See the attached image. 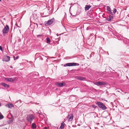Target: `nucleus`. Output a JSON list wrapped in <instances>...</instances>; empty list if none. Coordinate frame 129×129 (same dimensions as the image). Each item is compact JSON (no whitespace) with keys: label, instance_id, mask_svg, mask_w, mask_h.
<instances>
[{"label":"nucleus","instance_id":"nucleus-7","mask_svg":"<svg viewBox=\"0 0 129 129\" xmlns=\"http://www.w3.org/2000/svg\"><path fill=\"white\" fill-rule=\"evenodd\" d=\"M113 19V15H109L106 18V20L108 21H111Z\"/></svg>","mask_w":129,"mask_h":129},{"label":"nucleus","instance_id":"nucleus-20","mask_svg":"<svg viewBox=\"0 0 129 129\" xmlns=\"http://www.w3.org/2000/svg\"><path fill=\"white\" fill-rule=\"evenodd\" d=\"M108 12L109 13V14H111V15H113V14L112 12L111 11V10L110 11H109Z\"/></svg>","mask_w":129,"mask_h":129},{"label":"nucleus","instance_id":"nucleus-30","mask_svg":"<svg viewBox=\"0 0 129 129\" xmlns=\"http://www.w3.org/2000/svg\"><path fill=\"white\" fill-rule=\"evenodd\" d=\"M61 35V34H59V35H58V34H56V35H57V36H59V35Z\"/></svg>","mask_w":129,"mask_h":129},{"label":"nucleus","instance_id":"nucleus-31","mask_svg":"<svg viewBox=\"0 0 129 129\" xmlns=\"http://www.w3.org/2000/svg\"><path fill=\"white\" fill-rule=\"evenodd\" d=\"M38 73L37 72H36V73L35 74V75H38Z\"/></svg>","mask_w":129,"mask_h":129},{"label":"nucleus","instance_id":"nucleus-29","mask_svg":"<svg viewBox=\"0 0 129 129\" xmlns=\"http://www.w3.org/2000/svg\"><path fill=\"white\" fill-rule=\"evenodd\" d=\"M0 50L2 51H3V48L1 46H0Z\"/></svg>","mask_w":129,"mask_h":129},{"label":"nucleus","instance_id":"nucleus-32","mask_svg":"<svg viewBox=\"0 0 129 129\" xmlns=\"http://www.w3.org/2000/svg\"><path fill=\"white\" fill-rule=\"evenodd\" d=\"M3 126H4V125L3 124L1 125H0V126L2 127Z\"/></svg>","mask_w":129,"mask_h":129},{"label":"nucleus","instance_id":"nucleus-1","mask_svg":"<svg viewBox=\"0 0 129 129\" xmlns=\"http://www.w3.org/2000/svg\"><path fill=\"white\" fill-rule=\"evenodd\" d=\"M35 118V116L34 115L30 114L27 115L26 119L28 122L31 123Z\"/></svg>","mask_w":129,"mask_h":129},{"label":"nucleus","instance_id":"nucleus-40","mask_svg":"<svg viewBox=\"0 0 129 129\" xmlns=\"http://www.w3.org/2000/svg\"><path fill=\"white\" fill-rule=\"evenodd\" d=\"M13 122L12 120H11V122Z\"/></svg>","mask_w":129,"mask_h":129},{"label":"nucleus","instance_id":"nucleus-25","mask_svg":"<svg viewBox=\"0 0 129 129\" xmlns=\"http://www.w3.org/2000/svg\"><path fill=\"white\" fill-rule=\"evenodd\" d=\"M107 10L108 11H109L110 10H111V8H110L108 6L107 7Z\"/></svg>","mask_w":129,"mask_h":129},{"label":"nucleus","instance_id":"nucleus-38","mask_svg":"<svg viewBox=\"0 0 129 129\" xmlns=\"http://www.w3.org/2000/svg\"><path fill=\"white\" fill-rule=\"evenodd\" d=\"M1 104H0V106H1Z\"/></svg>","mask_w":129,"mask_h":129},{"label":"nucleus","instance_id":"nucleus-8","mask_svg":"<svg viewBox=\"0 0 129 129\" xmlns=\"http://www.w3.org/2000/svg\"><path fill=\"white\" fill-rule=\"evenodd\" d=\"M10 57L8 56H5L3 60L4 61L8 62L10 60Z\"/></svg>","mask_w":129,"mask_h":129},{"label":"nucleus","instance_id":"nucleus-9","mask_svg":"<svg viewBox=\"0 0 129 129\" xmlns=\"http://www.w3.org/2000/svg\"><path fill=\"white\" fill-rule=\"evenodd\" d=\"M5 79L8 81L11 82H13L14 80L13 79L11 78H6Z\"/></svg>","mask_w":129,"mask_h":129},{"label":"nucleus","instance_id":"nucleus-22","mask_svg":"<svg viewBox=\"0 0 129 129\" xmlns=\"http://www.w3.org/2000/svg\"><path fill=\"white\" fill-rule=\"evenodd\" d=\"M113 13L114 14H115L117 10L116 9L114 8L113 10Z\"/></svg>","mask_w":129,"mask_h":129},{"label":"nucleus","instance_id":"nucleus-5","mask_svg":"<svg viewBox=\"0 0 129 129\" xmlns=\"http://www.w3.org/2000/svg\"><path fill=\"white\" fill-rule=\"evenodd\" d=\"M66 83L64 82L59 83L57 82L55 83V85L58 87H61L63 86H65L66 85Z\"/></svg>","mask_w":129,"mask_h":129},{"label":"nucleus","instance_id":"nucleus-13","mask_svg":"<svg viewBox=\"0 0 129 129\" xmlns=\"http://www.w3.org/2000/svg\"><path fill=\"white\" fill-rule=\"evenodd\" d=\"M77 79L80 80H85V78L84 77L79 76L78 77Z\"/></svg>","mask_w":129,"mask_h":129},{"label":"nucleus","instance_id":"nucleus-11","mask_svg":"<svg viewBox=\"0 0 129 129\" xmlns=\"http://www.w3.org/2000/svg\"><path fill=\"white\" fill-rule=\"evenodd\" d=\"M6 106L7 107L9 108H11L14 107L13 105L11 103L7 104L6 105Z\"/></svg>","mask_w":129,"mask_h":129},{"label":"nucleus","instance_id":"nucleus-39","mask_svg":"<svg viewBox=\"0 0 129 129\" xmlns=\"http://www.w3.org/2000/svg\"><path fill=\"white\" fill-rule=\"evenodd\" d=\"M21 101L20 100H19V101Z\"/></svg>","mask_w":129,"mask_h":129},{"label":"nucleus","instance_id":"nucleus-15","mask_svg":"<svg viewBox=\"0 0 129 129\" xmlns=\"http://www.w3.org/2000/svg\"><path fill=\"white\" fill-rule=\"evenodd\" d=\"M91 7V6L90 5H86L85 8V10H87Z\"/></svg>","mask_w":129,"mask_h":129},{"label":"nucleus","instance_id":"nucleus-12","mask_svg":"<svg viewBox=\"0 0 129 129\" xmlns=\"http://www.w3.org/2000/svg\"><path fill=\"white\" fill-rule=\"evenodd\" d=\"M106 85V82L99 81V86L105 85Z\"/></svg>","mask_w":129,"mask_h":129},{"label":"nucleus","instance_id":"nucleus-23","mask_svg":"<svg viewBox=\"0 0 129 129\" xmlns=\"http://www.w3.org/2000/svg\"><path fill=\"white\" fill-rule=\"evenodd\" d=\"M95 84L96 85L98 86H99V81L96 82Z\"/></svg>","mask_w":129,"mask_h":129},{"label":"nucleus","instance_id":"nucleus-2","mask_svg":"<svg viewBox=\"0 0 129 129\" xmlns=\"http://www.w3.org/2000/svg\"><path fill=\"white\" fill-rule=\"evenodd\" d=\"M96 104L100 108L103 110H106L107 108L104 104L101 102H97Z\"/></svg>","mask_w":129,"mask_h":129},{"label":"nucleus","instance_id":"nucleus-33","mask_svg":"<svg viewBox=\"0 0 129 129\" xmlns=\"http://www.w3.org/2000/svg\"><path fill=\"white\" fill-rule=\"evenodd\" d=\"M41 112H40L39 111L38 112V114H40V113Z\"/></svg>","mask_w":129,"mask_h":129},{"label":"nucleus","instance_id":"nucleus-41","mask_svg":"<svg viewBox=\"0 0 129 129\" xmlns=\"http://www.w3.org/2000/svg\"><path fill=\"white\" fill-rule=\"evenodd\" d=\"M1 1V0H0V2Z\"/></svg>","mask_w":129,"mask_h":129},{"label":"nucleus","instance_id":"nucleus-27","mask_svg":"<svg viewBox=\"0 0 129 129\" xmlns=\"http://www.w3.org/2000/svg\"><path fill=\"white\" fill-rule=\"evenodd\" d=\"M18 58H19V56H17L16 57V58H15V57H14V60H15L16 59H18Z\"/></svg>","mask_w":129,"mask_h":129},{"label":"nucleus","instance_id":"nucleus-21","mask_svg":"<svg viewBox=\"0 0 129 129\" xmlns=\"http://www.w3.org/2000/svg\"><path fill=\"white\" fill-rule=\"evenodd\" d=\"M37 38H39L40 37H41L43 36V35H37Z\"/></svg>","mask_w":129,"mask_h":129},{"label":"nucleus","instance_id":"nucleus-19","mask_svg":"<svg viewBox=\"0 0 129 129\" xmlns=\"http://www.w3.org/2000/svg\"><path fill=\"white\" fill-rule=\"evenodd\" d=\"M73 66H79V64L78 63L73 62Z\"/></svg>","mask_w":129,"mask_h":129},{"label":"nucleus","instance_id":"nucleus-24","mask_svg":"<svg viewBox=\"0 0 129 129\" xmlns=\"http://www.w3.org/2000/svg\"><path fill=\"white\" fill-rule=\"evenodd\" d=\"M4 118V116L2 114H0V119H2Z\"/></svg>","mask_w":129,"mask_h":129},{"label":"nucleus","instance_id":"nucleus-37","mask_svg":"<svg viewBox=\"0 0 129 129\" xmlns=\"http://www.w3.org/2000/svg\"><path fill=\"white\" fill-rule=\"evenodd\" d=\"M127 94H127V95H129V93H127Z\"/></svg>","mask_w":129,"mask_h":129},{"label":"nucleus","instance_id":"nucleus-35","mask_svg":"<svg viewBox=\"0 0 129 129\" xmlns=\"http://www.w3.org/2000/svg\"><path fill=\"white\" fill-rule=\"evenodd\" d=\"M71 5H73V4H72L71 3Z\"/></svg>","mask_w":129,"mask_h":129},{"label":"nucleus","instance_id":"nucleus-10","mask_svg":"<svg viewBox=\"0 0 129 129\" xmlns=\"http://www.w3.org/2000/svg\"><path fill=\"white\" fill-rule=\"evenodd\" d=\"M73 63H66L64 65V66H73Z\"/></svg>","mask_w":129,"mask_h":129},{"label":"nucleus","instance_id":"nucleus-42","mask_svg":"<svg viewBox=\"0 0 129 129\" xmlns=\"http://www.w3.org/2000/svg\"><path fill=\"white\" fill-rule=\"evenodd\" d=\"M11 122H9V123H11Z\"/></svg>","mask_w":129,"mask_h":129},{"label":"nucleus","instance_id":"nucleus-14","mask_svg":"<svg viewBox=\"0 0 129 129\" xmlns=\"http://www.w3.org/2000/svg\"><path fill=\"white\" fill-rule=\"evenodd\" d=\"M1 85L6 88H7L9 87V86L5 83H1Z\"/></svg>","mask_w":129,"mask_h":129},{"label":"nucleus","instance_id":"nucleus-28","mask_svg":"<svg viewBox=\"0 0 129 129\" xmlns=\"http://www.w3.org/2000/svg\"><path fill=\"white\" fill-rule=\"evenodd\" d=\"M92 106L94 108H95L96 107V106L95 105H93Z\"/></svg>","mask_w":129,"mask_h":129},{"label":"nucleus","instance_id":"nucleus-3","mask_svg":"<svg viewBox=\"0 0 129 129\" xmlns=\"http://www.w3.org/2000/svg\"><path fill=\"white\" fill-rule=\"evenodd\" d=\"M55 21V19L54 18H53L51 19L48 20L47 21L45 22L44 23L45 26H48L52 24Z\"/></svg>","mask_w":129,"mask_h":129},{"label":"nucleus","instance_id":"nucleus-26","mask_svg":"<svg viewBox=\"0 0 129 129\" xmlns=\"http://www.w3.org/2000/svg\"><path fill=\"white\" fill-rule=\"evenodd\" d=\"M34 26L36 27V28H37L38 27V25L37 23H34Z\"/></svg>","mask_w":129,"mask_h":129},{"label":"nucleus","instance_id":"nucleus-36","mask_svg":"<svg viewBox=\"0 0 129 129\" xmlns=\"http://www.w3.org/2000/svg\"><path fill=\"white\" fill-rule=\"evenodd\" d=\"M72 7V6L70 7V9H71V7Z\"/></svg>","mask_w":129,"mask_h":129},{"label":"nucleus","instance_id":"nucleus-16","mask_svg":"<svg viewBox=\"0 0 129 129\" xmlns=\"http://www.w3.org/2000/svg\"><path fill=\"white\" fill-rule=\"evenodd\" d=\"M31 127L33 129H36L37 127V125L35 123H33L31 125Z\"/></svg>","mask_w":129,"mask_h":129},{"label":"nucleus","instance_id":"nucleus-18","mask_svg":"<svg viewBox=\"0 0 129 129\" xmlns=\"http://www.w3.org/2000/svg\"><path fill=\"white\" fill-rule=\"evenodd\" d=\"M46 42L48 44H50V40L49 37H47L46 38Z\"/></svg>","mask_w":129,"mask_h":129},{"label":"nucleus","instance_id":"nucleus-17","mask_svg":"<svg viewBox=\"0 0 129 129\" xmlns=\"http://www.w3.org/2000/svg\"><path fill=\"white\" fill-rule=\"evenodd\" d=\"M61 125L59 128V129H63L64 128V124H63V122H62L61 123Z\"/></svg>","mask_w":129,"mask_h":129},{"label":"nucleus","instance_id":"nucleus-34","mask_svg":"<svg viewBox=\"0 0 129 129\" xmlns=\"http://www.w3.org/2000/svg\"><path fill=\"white\" fill-rule=\"evenodd\" d=\"M10 67L11 68H13V67L12 66H10Z\"/></svg>","mask_w":129,"mask_h":129},{"label":"nucleus","instance_id":"nucleus-4","mask_svg":"<svg viewBox=\"0 0 129 129\" xmlns=\"http://www.w3.org/2000/svg\"><path fill=\"white\" fill-rule=\"evenodd\" d=\"M9 30V27L8 25L5 26L3 30V33L4 34L7 33Z\"/></svg>","mask_w":129,"mask_h":129},{"label":"nucleus","instance_id":"nucleus-6","mask_svg":"<svg viewBox=\"0 0 129 129\" xmlns=\"http://www.w3.org/2000/svg\"><path fill=\"white\" fill-rule=\"evenodd\" d=\"M67 118L68 119V121H72L73 118V114L71 113L69 114Z\"/></svg>","mask_w":129,"mask_h":129}]
</instances>
